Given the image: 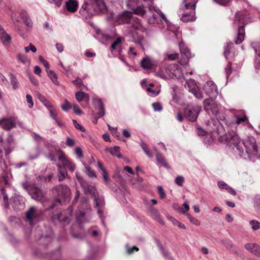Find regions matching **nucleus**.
<instances>
[{"label":"nucleus","mask_w":260,"mask_h":260,"mask_svg":"<svg viewBox=\"0 0 260 260\" xmlns=\"http://www.w3.org/2000/svg\"><path fill=\"white\" fill-rule=\"evenodd\" d=\"M75 152L76 155L79 158H82L83 157V152L81 149V148L79 147H77L75 149Z\"/></svg>","instance_id":"052dcab7"},{"label":"nucleus","mask_w":260,"mask_h":260,"mask_svg":"<svg viewBox=\"0 0 260 260\" xmlns=\"http://www.w3.org/2000/svg\"><path fill=\"white\" fill-rule=\"evenodd\" d=\"M156 159L157 162L164 166L165 168H169L170 167L169 165L167 163L166 160L164 158V157L162 155V154L160 153H157L156 155Z\"/></svg>","instance_id":"7c9ffc66"},{"label":"nucleus","mask_w":260,"mask_h":260,"mask_svg":"<svg viewBox=\"0 0 260 260\" xmlns=\"http://www.w3.org/2000/svg\"><path fill=\"white\" fill-rule=\"evenodd\" d=\"M79 12L81 15L85 16V17H90L98 13L92 3L91 4H89L87 2L84 3Z\"/></svg>","instance_id":"9b49d317"},{"label":"nucleus","mask_w":260,"mask_h":260,"mask_svg":"<svg viewBox=\"0 0 260 260\" xmlns=\"http://www.w3.org/2000/svg\"><path fill=\"white\" fill-rule=\"evenodd\" d=\"M158 193L159 194L160 198L161 199H164L166 197V193L161 186H159L157 187Z\"/></svg>","instance_id":"603ef678"},{"label":"nucleus","mask_w":260,"mask_h":260,"mask_svg":"<svg viewBox=\"0 0 260 260\" xmlns=\"http://www.w3.org/2000/svg\"><path fill=\"white\" fill-rule=\"evenodd\" d=\"M78 181L80 182L82 187L84 189V193L86 194L89 193L94 198V202L96 206H99L98 203V194L95 188L88 184V183L84 181L81 177L76 175Z\"/></svg>","instance_id":"1a4fd4ad"},{"label":"nucleus","mask_w":260,"mask_h":260,"mask_svg":"<svg viewBox=\"0 0 260 260\" xmlns=\"http://www.w3.org/2000/svg\"><path fill=\"white\" fill-rule=\"evenodd\" d=\"M248 120L247 117L245 114H243L242 117H237L236 120V123L239 124L240 123L246 122Z\"/></svg>","instance_id":"3c124183"},{"label":"nucleus","mask_w":260,"mask_h":260,"mask_svg":"<svg viewBox=\"0 0 260 260\" xmlns=\"http://www.w3.org/2000/svg\"><path fill=\"white\" fill-rule=\"evenodd\" d=\"M184 181V178L182 176H177L175 180V183L179 186H182Z\"/></svg>","instance_id":"49530a36"},{"label":"nucleus","mask_w":260,"mask_h":260,"mask_svg":"<svg viewBox=\"0 0 260 260\" xmlns=\"http://www.w3.org/2000/svg\"><path fill=\"white\" fill-rule=\"evenodd\" d=\"M49 110L50 116L54 120H56L57 119V112L56 110L53 107Z\"/></svg>","instance_id":"de8ad7c7"},{"label":"nucleus","mask_w":260,"mask_h":260,"mask_svg":"<svg viewBox=\"0 0 260 260\" xmlns=\"http://www.w3.org/2000/svg\"><path fill=\"white\" fill-rule=\"evenodd\" d=\"M26 101L28 103V104H29L28 107L29 108H32L34 106V103L32 101V99L31 96L30 94H27L26 96Z\"/></svg>","instance_id":"6e6d98bb"},{"label":"nucleus","mask_w":260,"mask_h":260,"mask_svg":"<svg viewBox=\"0 0 260 260\" xmlns=\"http://www.w3.org/2000/svg\"><path fill=\"white\" fill-rule=\"evenodd\" d=\"M56 153L58 156V160L62 163L65 167L68 168L72 172L75 170V164L66 158L64 153L61 150H56Z\"/></svg>","instance_id":"ddd939ff"},{"label":"nucleus","mask_w":260,"mask_h":260,"mask_svg":"<svg viewBox=\"0 0 260 260\" xmlns=\"http://www.w3.org/2000/svg\"><path fill=\"white\" fill-rule=\"evenodd\" d=\"M119 24H130L135 29L144 31L145 27L143 26L141 20L137 17H134L130 12L125 11L119 14L117 18Z\"/></svg>","instance_id":"f257e3e1"},{"label":"nucleus","mask_w":260,"mask_h":260,"mask_svg":"<svg viewBox=\"0 0 260 260\" xmlns=\"http://www.w3.org/2000/svg\"><path fill=\"white\" fill-rule=\"evenodd\" d=\"M202 107L201 106L195 105L194 106H187L184 110V115L188 120L191 122H195L201 112Z\"/></svg>","instance_id":"6e6552de"},{"label":"nucleus","mask_w":260,"mask_h":260,"mask_svg":"<svg viewBox=\"0 0 260 260\" xmlns=\"http://www.w3.org/2000/svg\"><path fill=\"white\" fill-rule=\"evenodd\" d=\"M135 30L136 31H134L132 34V42L139 45L143 50V46L146 44V41L143 35L139 33V30ZM145 30V28L144 31L139 30V31L142 32H144Z\"/></svg>","instance_id":"4468645a"},{"label":"nucleus","mask_w":260,"mask_h":260,"mask_svg":"<svg viewBox=\"0 0 260 260\" xmlns=\"http://www.w3.org/2000/svg\"><path fill=\"white\" fill-rule=\"evenodd\" d=\"M72 82L77 87L81 88V86H82L85 89L87 88L86 86L83 85V81L79 78Z\"/></svg>","instance_id":"a19ab883"},{"label":"nucleus","mask_w":260,"mask_h":260,"mask_svg":"<svg viewBox=\"0 0 260 260\" xmlns=\"http://www.w3.org/2000/svg\"><path fill=\"white\" fill-rule=\"evenodd\" d=\"M158 247L164 256L168 258L169 260H174L172 257L170 256V253L168 251V250L164 248L162 245H159Z\"/></svg>","instance_id":"72a5a7b5"},{"label":"nucleus","mask_w":260,"mask_h":260,"mask_svg":"<svg viewBox=\"0 0 260 260\" xmlns=\"http://www.w3.org/2000/svg\"><path fill=\"white\" fill-rule=\"evenodd\" d=\"M232 142L230 143L229 145L230 146H234L236 148V152L238 153V154L241 157H244L245 156V153L244 150L242 147H240V139L239 138V142H236L234 140V139L231 141Z\"/></svg>","instance_id":"5701e85b"},{"label":"nucleus","mask_w":260,"mask_h":260,"mask_svg":"<svg viewBox=\"0 0 260 260\" xmlns=\"http://www.w3.org/2000/svg\"><path fill=\"white\" fill-rule=\"evenodd\" d=\"M47 75L55 85H59V82L57 79V75L53 70L47 71Z\"/></svg>","instance_id":"c756f323"},{"label":"nucleus","mask_w":260,"mask_h":260,"mask_svg":"<svg viewBox=\"0 0 260 260\" xmlns=\"http://www.w3.org/2000/svg\"><path fill=\"white\" fill-rule=\"evenodd\" d=\"M222 243L223 245L228 249L232 250L233 247V244L231 241L228 240H224L222 241Z\"/></svg>","instance_id":"09e8293b"},{"label":"nucleus","mask_w":260,"mask_h":260,"mask_svg":"<svg viewBox=\"0 0 260 260\" xmlns=\"http://www.w3.org/2000/svg\"><path fill=\"white\" fill-rule=\"evenodd\" d=\"M180 49L182 58L179 63L182 65H186L188 63L189 58L191 57L190 52L188 48L182 47L181 44H180Z\"/></svg>","instance_id":"f3484780"},{"label":"nucleus","mask_w":260,"mask_h":260,"mask_svg":"<svg viewBox=\"0 0 260 260\" xmlns=\"http://www.w3.org/2000/svg\"><path fill=\"white\" fill-rule=\"evenodd\" d=\"M244 16L242 13L237 12L235 14L234 24L237 25L239 27L237 36L235 40V44L238 45L241 44L245 39V28L243 25L244 23L243 20Z\"/></svg>","instance_id":"7ed1b4c3"},{"label":"nucleus","mask_w":260,"mask_h":260,"mask_svg":"<svg viewBox=\"0 0 260 260\" xmlns=\"http://www.w3.org/2000/svg\"><path fill=\"white\" fill-rule=\"evenodd\" d=\"M22 185L23 188L31 196L32 199L41 202L45 201L42 190L35 184L25 182L22 183Z\"/></svg>","instance_id":"20e7f679"},{"label":"nucleus","mask_w":260,"mask_h":260,"mask_svg":"<svg viewBox=\"0 0 260 260\" xmlns=\"http://www.w3.org/2000/svg\"><path fill=\"white\" fill-rule=\"evenodd\" d=\"M189 207L186 202H185L183 204V208H182L181 212L183 214H185L186 212L189 210Z\"/></svg>","instance_id":"680f3d73"},{"label":"nucleus","mask_w":260,"mask_h":260,"mask_svg":"<svg viewBox=\"0 0 260 260\" xmlns=\"http://www.w3.org/2000/svg\"><path fill=\"white\" fill-rule=\"evenodd\" d=\"M67 10L71 13L75 12L78 7V3L75 0H69L66 2Z\"/></svg>","instance_id":"aec40b11"},{"label":"nucleus","mask_w":260,"mask_h":260,"mask_svg":"<svg viewBox=\"0 0 260 260\" xmlns=\"http://www.w3.org/2000/svg\"><path fill=\"white\" fill-rule=\"evenodd\" d=\"M250 224L252 226V229L256 231L260 228V222L256 220H252L250 221Z\"/></svg>","instance_id":"c03bdc74"},{"label":"nucleus","mask_w":260,"mask_h":260,"mask_svg":"<svg viewBox=\"0 0 260 260\" xmlns=\"http://www.w3.org/2000/svg\"><path fill=\"white\" fill-rule=\"evenodd\" d=\"M35 211V208L34 207H31L26 213V218L30 222H32L33 221Z\"/></svg>","instance_id":"473e14b6"},{"label":"nucleus","mask_w":260,"mask_h":260,"mask_svg":"<svg viewBox=\"0 0 260 260\" xmlns=\"http://www.w3.org/2000/svg\"><path fill=\"white\" fill-rule=\"evenodd\" d=\"M141 66L143 69L148 70L152 68L153 63L151 60L147 56L141 60Z\"/></svg>","instance_id":"a878e982"},{"label":"nucleus","mask_w":260,"mask_h":260,"mask_svg":"<svg viewBox=\"0 0 260 260\" xmlns=\"http://www.w3.org/2000/svg\"><path fill=\"white\" fill-rule=\"evenodd\" d=\"M85 172L90 177H96V174L94 170L91 169L89 167H86L85 168Z\"/></svg>","instance_id":"c9c22d12"},{"label":"nucleus","mask_w":260,"mask_h":260,"mask_svg":"<svg viewBox=\"0 0 260 260\" xmlns=\"http://www.w3.org/2000/svg\"><path fill=\"white\" fill-rule=\"evenodd\" d=\"M51 3L54 4L56 7H60L63 0H48Z\"/></svg>","instance_id":"338daca9"},{"label":"nucleus","mask_w":260,"mask_h":260,"mask_svg":"<svg viewBox=\"0 0 260 260\" xmlns=\"http://www.w3.org/2000/svg\"><path fill=\"white\" fill-rule=\"evenodd\" d=\"M246 149V153L249 158L251 155H254L257 152V146L255 139L253 137H248L245 139L242 143Z\"/></svg>","instance_id":"0eeeda50"},{"label":"nucleus","mask_w":260,"mask_h":260,"mask_svg":"<svg viewBox=\"0 0 260 260\" xmlns=\"http://www.w3.org/2000/svg\"><path fill=\"white\" fill-rule=\"evenodd\" d=\"M131 9L132 10L133 13L141 16H144L146 13V11L145 9V7L143 5L137 6L136 7H133L131 8Z\"/></svg>","instance_id":"b1692460"},{"label":"nucleus","mask_w":260,"mask_h":260,"mask_svg":"<svg viewBox=\"0 0 260 260\" xmlns=\"http://www.w3.org/2000/svg\"><path fill=\"white\" fill-rule=\"evenodd\" d=\"M44 105L48 108L49 110L53 108V105L50 103V102L46 99L45 102L43 103Z\"/></svg>","instance_id":"774afa93"},{"label":"nucleus","mask_w":260,"mask_h":260,"mask_svg":"<svg viewBox=\"0 0 260 260\" xmlns=\"http://www.w3.org/2000/svg\"><path fill=\"white\" fill-rule=\"evenodd\" d=\"M244 247L247 250L254 255L258 257L260 256V246L258 244L253 243H248L245 244Z\"/></svg>","instance_id":"a211bd4d"},{"label":"nucleus","mask_w":260,"mask_h":260,"mask_svg":"<svg viewBox=\"0 0 260 260\" xmlns=\"http://www.w3.org/2000/svg\"><path fill=\"white\" fill-rule=\"evenodd\" d=\"M225 71L227 77H228L232 72V64L231 63H229L225 68Z\"/></svg>","instance_id":"e2e57ef3"},{"label":"nucleus","mask_w":260,"mask_h":260,"mask_svg":"<svg viewBox=\"0 0 260 260\" xmlns=\"http://www.w3.org/2000/svg\"><path fill=\"white\" fill-rule=\"evenodd\" d=\"M215 99H207L204 101V108L209 114L216 116L219 112V106L214 101Z\"/></svg>","instance_id":"9d476101"},{"label":"nucleus","mask_w":260,"mask_h":260,"mask_svg":"<svg viewBox=\"0 0 260 260\" xmlns=\"http://www.w3.org/2000/svg\"><path fill=\"white\" fill-rule=\"evenodd\" d=\"M178 57V54L176 53H173L171 54H169V53H166L165 54V59H168L169 60H174Z\"/></svg>","instance_id":"58836bf2"},{"label":"nucleus","mask_w":260,"mask_h":260,"mask_svg":"<svg viewBox=\"0 0 260 260\" xmlns=\"http://www.w3.org/2000/svg\"><path fill=\"white\" fill-rule=\"evenodd\" d=\"M19 14L26 26L29 28H32V22L26 11L25 10H22L20 11Z\"/></svg>","instance_id":"6ab92c4d"},{"label":"nucleus","mask_w":260,"mask_h":260,"mask_svg":"<svg viewBox=\"0 0 260 260\" xmlns=\"http://www.w3.org/2000/svg\"><path fill=\"white\" fill-rule=\"evenodd\" d=\"M75 98L78 102H80L83 100L84 98H87L89 99V96L88 94L83 91H78L75 94Z\"/></svg>","instance_id":"2f4dec72"},{"label":"nucleus","mask_w":260,"mask_h":260,"mask_svg":"<svg viewBox=\"0 0 260 260\" xmlns=\"http://www.w3.org/2000/svg\"><path fill=\"white\" fill-rule=\"evenodd\" d=\"M233 139L236 142H239V136L236 133L232 132L226 133L224 135L221 136L219 137V140L221 142L227 143L228 145H229L230 143L232 142L231 141Z\"/></svg>","instance_id":"dca6fc26"},{"label":"nucleus","mask_w":260,"mask_h":260,"mask_svg":"<svg viewBox=\"0 0 260 260\" xmlns=\"http://www.w3.org/2000/svg\"><path fill=\"white\" fill-rule=\"evenodd\" d=\"M172 223L174 225L178 226L179 228L182 229H185V226L180 222L177 219H172Z\"/></svg>","instance_id":"4d7b16f0"},{"label":"nucleus","mask_w":260,"mask_h":260,"mask_svg":"<svg viewBox=\"0 0 260 260\" xmlns=\"http://www.w3.org/2000/svg\"><path fill=\"white\" fill-rule=\"evenodd\" d=\"M195 14V11L190 10L189 13H184L181 19L183 21L189 22L194 20V15Z\"/></svg>","instance_id":"bb28decb"},{"label":"nucleus","mask_w":260,"mask_h":260,"mask_svg":"<svg viewBox=\"0 0 260 260\" xmlns=\"http://www.w3.org/2000/svg\"><path fill=\"white\" fill-rule=\"evenodd\" d=\"M61 107L62 109L65 111H68L69 109H70L72 108L69 102L67 100H65L64 104L62 105Z\"/></svg>","instance_id":"5fc2aeb1"},{"label":"nucleus","mask_w":260,"mask_h":260,"mask_svg":"<svg viewBox=\"0 0 260 260\" xmlns=\"http://www.w3.org/2000/svg\"><path fill=\"white\" fill-rule=\"evenodd\" d=\"M189 91L192 92L197 98L199 99L203 98V94L198 87H194L189 89Z\"/></svg>","instance_id":"f704fd0d"},{"label":"nucleus","mask_w":260,"mask_h":260,"mask_svg":"<svg viewBox=\"0 0 260 260\" xmlns=\"http://www.w3.org/2000/svg\"><path fill=\"white\" fill-rule=\"evenodd\" d=\"M122 38L121 37L117 38L115 41H114L111 45V49L112 50H115L117 46L119 45L122 41Z\"/></svg>","instance_id":"a18cd8bd"},{"label":"nucleus","mask_w":260,"mask_h":260,"mask_svg":"<svg viewBox=\"0 0 260 260\" xmlns=\"http://www.w3.org/2000/svg\"><path fill=\"white\" fill-rule=\"evenodd\" d=\"M10 81L11 84L12 85L13 88L14 89H16L18 88L17 86V81L16 78V76L14 75H11Z\"/></svg>","instance_id":"79ce46f5"},{"label":"nucleus","mask_w":260,"mask_h":260,"mask_svg":"<svg viewBox=\"0 0 260 260\" xmlns=\"http://www.w3.org/2000/svg\"><path fill=\"white\" fill-rule=\"evenodd\" d=\"M145 2H147V7L149 12L152 14L149 16L148 18V22L150 24L159 23L163 20H166V18L161 11L153 6L154 0H143Z\"/></svg>","instance_id":"f03ea898"},{"label":"nucleus","mask_w":260,"mask_h":260,"mask_svg":"<svg viewBox=\"0 0 260 260\" xmlns=\"http://www.w3.org/2000/svg\"><path fill=\"white\" fill-rule=\"evenodd\" d=\"M0 35L1 36V40L2 42V43L5 45H9L11 40V37L5 31V30L1 27V25H0Z\"/></svg>","instance_id":"412c9836"},{"label":"nucleus","mask_w":260,"mask_h":260,"mask_svg":"<svg viewBox=\"0 0 260 260\" xmlns=\"http://www.w3.org/2000/svg\"><path fill=\"white\" fill-rule=\"evenodd\" d=\"M66 144L67 146L72 147L75 145V141L68 137L66 139Z\"/></svg>","instance_id":"bf43d9fd"},{"label":"nucleus","mask_w":260,"mask_h":260,"mask_svg":"<svg viewBox=\"0 0 260 260\" xmlns=\"http://www.w3.org/2000/svg\"><path fill=\"white\" fill-rule=\"evenodd\" d=\"M36 96L42 103L45 102V100L47 99L44 96L42 95L39 92H37L36 93Z\"/></svg>","instance_id":"69168bd1"},{"label":"nucleus","mask_w":260,"mask_h":260,"mask_svg":"<svg viewBox=\"0 0 260 260\" xmlns=\"http://www.w3.org/2000/svg\"><path fill=\"white\" fill-rule=\"evenodd\" d=\"M16 125L22 127L23 124L15 116L4 117L0 119V126L5 131H10L15 127Z\"/></svg>","instance_id":"39448f33"},{"label":"nucleus","mask_w":260,"mask_h":260,"mask_svg":"<svg viewBox=\"0 0 260 260\" xmlns=\"http://www.w3.org/2000/svg\"><path fill=\"white\" fill-rule=\"evenodd\" d=\"M186 216L189 220V221L192 224L197 226L200 224V221L197 218L191 216L188 213L186 214Z\"/></svg>","instance_id":"4c0bfd02"},{"label":"nucleus","mask_w":260,"mask_h":260,"mask_svg":"<svg viewBox=\"0 0 260 260\" xmlns=\"http://www.w3.org/2000/svg\"><path fill=\"white\" fill-rule=\"evenodd\" d=\"M93 102L94 108L99 110V112L94 116V118L95 119L94 123H96L98 119L103 117L105 115V112L103 104L100 99H94Z\"/></svg>","instance_id":"2eb2a0df"},{"label":"nucleus","mask_w":260,"mask_h":260,"mask_svg":"<svg viewBox=\"0 0 260 260\" xmlns=\"http://www.w3.org/2000/svg\"><path fill=\"white\" fill-rule=\"evenodd\" d=\"M120 147L119 146H114L113 149L110 151L112 155L116 156L118 158L121 157V155L119 153Z\"/></svg>","instance_id":"e433bc0d"},{"label":"nucleus","mask_w":260,"mask_h":260,"mask_svg":"<svg viewBox=\"0 0 260 260\" xmlns=\"http://www.w3.org/2000/svg\"><path fill=\"white\" fill-rule=\"evenodd\" d=\"M208 124L212 130H215L216 128H217L218 131L223 129L222 125L220 124V122L214 119H211V120L208 121Z\"/></svg>","instance_id":"393cba45"},{"label":"nucleus","mask_w":260,"mask_h":260,"mask_svg":"<svg viewBox=\"0 0 260 260\" xmlns=\"http://www.w3.org/2000/svg\"><path fill=\"white\" fill-rule=\"evenodd\" d=\"M206 93L210 97L209 99H215L218 94L216 85L213 81H208L204 86Z\"/></svg>","instance_id":"f8f14e48"},{"label":"nucleus","mask_w":260,"mask_h":260,"mask_svg":"<svg viewBox=\"0 0 260 260\" xmlns=\"http://www.w3.org/2000/svg\"><path fill=\"white\" fill-rule=\"evenodd\" d=\"M56 150H55L54 153H50L48 154L47 158L51 161H56L55 155H56L58 157V156L56 155ZM57 150H60L58 149Z\"/></svg>","instance_id":"0e129e2a"},{"label":"nucleus","mask_w":260,"mask_h":260,"mask_svg":"<svg viewBox=\"0 0 260 260\" xmlns=\"http://www.w3.org/2000/svg\"><path fill=\"white\" fill-rule=\"evenodd\" d=\"M92 3L98 12H104L106 10V6L103 0H92Z\"/></svg>","instance_id":"4be33fe9"},{"label":"nucleus","mask_w":260,"mask_h":260,"mask_svg":"<svg viewBox=\"0 0 260 260\" xmlns=\"http://www.w3.org/2000/svg\"><path fill=\"white\" fill-rule=\"evenodd\" d=\"M141 146L143 150V151L145 152L146 154L149 157H152V154L150 152L149 149L147 147V146L146 143H145L143 142H141Z\"/></svg>","instance_id":"ea45409f"},{"label":"nucleus","mask_w":260,"mask_h":260,"mask_svg":"<svg viewBox=\"0 0 260 260\" xmlns=\"http://www.w3.org/2000/svg\"><path fill=\"white\" fill-rule=\"evenodd\" d=\"M67 175V173L65 171H61L58 172V178L59 181H62Z\"/></svg>","instance_id":"8fccbe9b"},{"label":"nucleus","mask_w":260,"mask_h":260,"mask_svg":"<svg viewBox=\"0 0 260 260\" xmlns=\"http://www.w3.org/2000/svg\"><path fill=\"white\" fill-rule=\"evenodd\" d=\"M11 19L13 23L18 30L21 28L22 23L17 17V13L16 12H12L11 14Z\"/></svg>","instance_id":"cd10ccee"},{"label":"nucleus","mask_w":260,"mask_h":260,"mask_svg":"<svg viewBox=\"0 0 260 260\" xmlns=\"http://www.w3.org/2000/svg\"><path fill=\"white\" fill-rule=\"evenodd\" d=\"M152 107L155 111H160L162 110L161 105L157 102L153 103Z\"/></svg>","instance_id":"13d9d810"},{"label":"nucleus","mask_w":260,"mask_h":260,"mask_svg":"<svg viewBox=\"0 0 260 260\" xmlns=\"http://www.w3.org/2000/svg\"><path fill=\"white\" fill-rule=\"evenodd\" d=\"M56 218L59 221H62L66 223H69L70 222V218L68 217H62V213H58L56 215Z\"/></svg>","instance_id":"37998d69"},{"label":"nucleus","mask_w":260,"mask_h":260,"mask_svg":"<svg viewBox=\"0 0 260 260\" xmlns=\"http://www.w3.org/2000/svg\"><path fill=\"white\" fill-rule=\"evenodd\" d=\"M184 2L185 9L195 11L196 5L198 0H184Z\"/></svg>","instance_id":"c85d7f7f"},{"label":"nucleus","mask_w":260,"mask_h":260,"mask_svg":"<svg viewBox=\"0 0 260 260\" xmlns=\"http://www.w3.org/2000/svg\"><path fill=\"white\" fill-rule=\"evenodd\" d=\"M73 123L77 129L83 132L85 131V129L81 125L79 124L76 120H73Z\"/></svg>","instance_id":"864d4df0"},{"label":"nucleus","mask_w":260,"mask_h":260,"mask_svg":"<svg viewBox=\"0 0 260 260\" xmlns=\"http://www.w3.org/2000/svg\"><path fill=\"white\" fill-rule=\"evenodd\" d=\"M57 193L58 198L56 201L61 203L62 202H68L70 200L71 191L70 188L67 185L60 184L56 186L54 188Z\"/></svg>","instance_id":"423d86ee"}]
</instances>
